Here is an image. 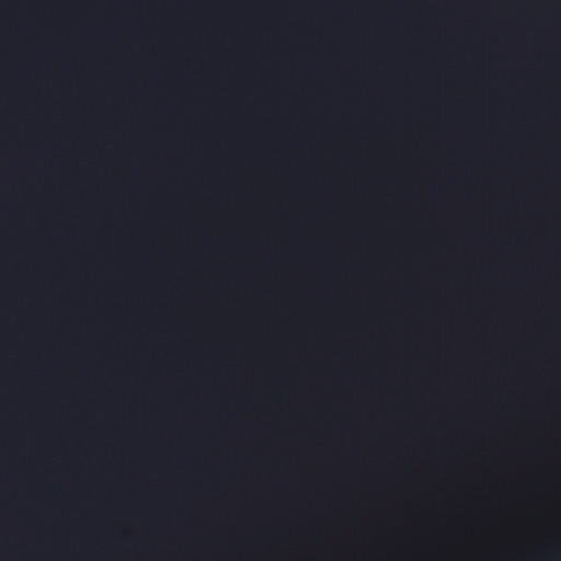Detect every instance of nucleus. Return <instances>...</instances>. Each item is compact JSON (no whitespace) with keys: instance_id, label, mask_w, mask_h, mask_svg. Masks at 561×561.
<instances>
[{"instance_id":"2","label":"nucleus","mask_w":561,"mask_h":561,"mask_svg":"<svg viewBox=\"0 0 561 561\" xmlns=\"http://www.w3.org/2000/svg\"><path fill=\"white\" fill-rule=\"evenodd\" d=\"M0 145H188V142H0Z\"/></svg>"},{"instance_id":"1","label":"nucleus","mask_w":561,"mask_h":561,"mask_svg":"<svg viewBox=\"0 0 561 561\" xmlns=\"http://www.w3.org/2000/svg\"><path fill=\"white\" fill-rule=\"evenodd\" d=\"M0 140H188V138H0Z\"/></svg>"}]
</instances>
